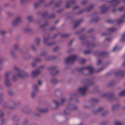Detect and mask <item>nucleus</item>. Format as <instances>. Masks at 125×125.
<instances>
[{
    "mask_svg": "<svg viewBox=\"0 0 125 125\" xmlns=\"http://www.w3.org/2000/svg\"><path fill=\"white\" fill-rule=\"evenodd\" d=\"M34 90L35 91V92H36L37 91V88L35 87V86H34Z\"/></svg>",
    "mask_w": 125,
    "mask_h": 125,
    "instance_id": "obj_10",
    "label": "nucleus"
},
{
    "mask_svg": "<svg viewBox=\"0 0 125 125\" xmlns=\"http://www.w3.org/2000/svg\"><path fill=\"white\" fill-rule=\"evenodd\" d=\"M24 0H21V2H22L23 1H24Z\"/></svg>",
    "mask_w": 125,
    "mask_h": 125,
    "instance_id": "obj_21",
    "label": "nucleus"
},
{
    "mask_svg": "<svg viewBox=\"0 0 125 125\" xmlns=\"http://www.w3.org/2000/svg\"><path fill=\"white\" fill-rule=\"evenodd\" d=\"M40 73V72L38 70L34 71L32 72V76L34 77Z\"/></svg>",
    "mask_w": 125,
    "mask_h": 125,
    "instance_id": "obj_4",
    "label": "nucleus"
},
{
    "mask_svg": "<svg viewBox=\"0 0 125 125\" xmlns=\"http://www.w3.org/2000/svg\"><path fill=\"white\" fill-rule=\"evenodd\" d=\"M101 61L100 60H99L97 63V64H100V63L101 62Z\"/></svg>",
    "mask_w": 125,
    "mask_h": 125,
    "instance_id": "obj_12",
    "label": "nucleus"
},
{
    "mask_svg": "<svg viewBox=\"0 0 125 125\" xmlns=\"http://www.w3.org/2000/svg\"><path fill=\"white\" fill-rule=\"evenodd\" d=\"M87 89V88L86 87H81L79 88L78 91L79 92L83 95L84 93Z\"/></svg>",
    "mask_w": 125,
    "mask_h": 125,
    "instance_id": "obj_3",
    "label": "nucleus"
},
{
    "mask_svg": "<svg viewBox=\"0 0 125 125\" xmlns=\"http://www.w3.org/2000/svg\"><path fill=\"white\" fill-rule=\"evenodd\" d=\"M87 69L89 70L90 73L93 70V69L92 67H88Z\"/></svg>",
    "mask_w": 125,
    "mask_h": 125,
    "instance_id": "obj_6",
    "label": "nucleus"
},
{
    "mask_svg": "<svg viewBox=\"0 0 125 125\" xmlns=\"http://www.w3.org/2000/svg\"><path fill=\"white\" fill-rule=\"evenodd\" d=\"M42 82L41 81H39L38 82V84L39 85H41L42 84Z\"/></svg>",
    "mask_w": 125,
    "mask_h": 125,
    "instance_id": "obj_13",
    "label": "nucleus"
},
{
    "mask_svg": "<svg viewBox=\"0 0 125 125\" xmlns=\"http://www.w3.org/2000/svg\"><path fill=\"white\" fill-rule=\"evenodd\" d=\"M35 95V93L34 92H33L31 94V96L32 97H33Z\"/></svg>",
    "mask_w": 125,
    "mask_h": 125,
    "instance_id": "obj_9",
    "label": "nucleus"
},
{
    "mask_svg": "<svg viewBox=\"0 0 125 125\" xmlns=\"http://www.w3.org/2000/svg\"><path fill=\"white\" fill-rule=\"evenodd\" d=\"M32 66H34V65L33 64V63L32 64Z\"/></svg>",
    "mask_w": 125,
    "mask_h": 125,
    "instance_id": "obj_23",
    "label": "nucleus"
},
{
    "mask_svg": "<svg viewBox=\"0 0 125 125\" xmlns=\"http://www.w3.org/2000/svg\"><path fill=\"white\" fill-rule=\"evenodd\" d=\"M110 31H113L114 30H112V28H111Z\"/></svg>",
    "mask_w": 125,
    "mask_h": 125,
    "instance_id": "obj_18",
    "label": "nucleus"
},
{
    "mask_svg": "<svg viewBox=\"0 0 125 125\" xmlns=\"http://www.w3.org/2000/svg\"><path fill=\"white\" fill-rule=\"evenodd\" d=\"M115 125H122V124L119 122H117L115 123Z\"/></svg>",
    "mask_w": 125,
    "mask_h": 125,
    "instance_id": "obj_8",
    "label": "nucleus"
},
{
    "mask_svg": "<svg viewBox=\"0 0 125 125\" xmlns=\"http://www.w3.org/2000/svg\"><path fill=\"white\" fill-rule=\"evenodd\" d=\"M21 75H20V74H18L17 75V76L19 77H21Z\"/></svg>",
    "mask_w": 125,
    "mask_h": 125,
    "instance_id": "obj_15",
    "label": "nucleus"
},
{
    "mask_svg": "<svg viewBox=\"0 0 125 125\" xmlns=\"http://www.w3.org/2000/svg\"><path fill=\"white\" fill-rule=\"evenodd\" d=\"M116 48H117L116 47H115L114 48V49H113V50H114V51L116 49Z\"/></svg>",
    "mask_w": 125,
    "mask_h": 125,
    "instance_id": "obj_16",
    "label": "nucleus"
},
{
    "mask_svg": "<svg viewBox=\"0 0 125 125\" xmlns=\"http://www.w3.org/2000/svg\"><path fill=\"white\" fill-rule=\"evenodd\" d=\"M83 62H81V63H83Z\"/></svg>",
    "mask_w": 125,
    "mask_h": 125,
    "instance_id": "obj_24",
    "label": "nucleus"
},
{
    "mask_svg": "<svg viewBox=\"0 0 125 125\" xmlns=\"http://www.w3.org/2000/svg\"><path fill=\"white\" fill-rule=\"evenodd\" d=\"M119 95L120 96H123L125 95V90L121 92L119 94Z\"/></svg>",
    "mask_w": 125,
    "mask_h": 125,
    "instance_id": "obj_5",
    "label": "nucleus"
},
{
    "mask_svg": "<svg viewBox=\"0 0 125 125\" xmlns=\"http://www.w3.org/2000/svg\"><path fill=\"white\" fill-rule=\"evenodd\" d=\"M53 103L54 104L56 105H57L59 104V103L56 100H54L53 101Z\"/></svg>",
    "mask_w": 125,
    "mask_h": 125,
    "instance_id": "obj_7",
    "label": "nucleus"
},
{
    "mask_svg": "<svg viewBox=\"0 0 125 125\" xmlns=\"http://www.w3.org/2000/svg\"><path fill=\"white\" fill-rule=\"evenodd\" d=\"M15 70H17V69H18V68L17 67H16L15 68Z\"/></svg>",
    "mask_w": 125,
    "mask_h": 125,
    "instance_id": "obj_19",
    "label": "nucleus"
},
{
    "mask_svg": "<svg viewBox=\"0 0 125 125\" xmlns=\"http://www.w3.org/2000/svg\"><path fill=\"white\" fill-rule=\"evenodd\" d=\"M125 37V33L122 36V38H124Z\"/></svg>",
    "mask_w": 125,
    "mask_h": 125,
    "instance_id": "obj_14",
    "label": "nucleus"
},
{
    "mask_svg": "<svg viewBox=\"0 0 125 125\" xmlns=\"http://www.w3.org/2000/svg\"><path fill=\"white\" fill-rule=\"evenodd\" d=\"M124 65H125V62H124Z\"/></svg>",
    "mask_w": 125,
    "mask_h": 125,
    "instance_id": "obj_22",
    "label": "nucleus"
},
{
    "mask_svg": "<svg viewBox=\"0 0 125 125\" xmlns=\"http://www.w3.org/2000/svg\"><path fill=\"white\" fill-rule=\"evenodd\" d=\"M76 58V56L75 55H74L70 56L66 59V61L67 62H70L74 60Z\"/></svg>",
    "mask_w": 125,
    "mask_h": 125,
    "instance_id": "obj_2",
    "label": "nucleus"
},
{
    "mask_svg": "<svg viewBox=\"0 0 125 125\" xmlns=\"http://www.w3.org/2000/svg\"><path fill=\"white\" fill-rule=\"evenodd\" d=\"M21 20V18L19 17L17 18L13 22V25H15L20 22Z\"/></svg>",
    "mask_w": 125,
    "mask_h": 125,
    "instance_id": "obj_1",
    "label": "nucleus"
},
{
    "mask_svg": "<svg viewBox=\"0 0 125 125\" xmlns=\"http://www.w3.org/2000/svg\"><path fill=\"white\" fill-rule=\"evenodd\" d=\"M65 100V99L64 98H63L61 100V103H63Z\"/></svg>",
    "mask_w": 125,
    "mask_h": 125,
    "instance_id": "obj_11",
    "label": "nucleus"
},
{
    "mask_svg": "<svg viewBox=\"0 0 125 125\" xmlns=\"http://www.w3.org/2000/svg\"><path fill=\"white\" fill-rule=\"evenodd\" d=\"M41 111L42 112H45L46 111L43 110H41Z\"/></svg>",
    "mask_w": 125,
    "mask_h": 125,
    "instance_id": "obj_17",
    "label": "nucleus"
},
{
    "mask_svg": "<svg viewBox=\"0 0 125 125\" xmlns=\"http://www.w3.org/2000/svg\"><path fill=\"white\" fill-rule=\"evenodd\" d=\"M106 40L107 41H109L110 40L109 39H107Z\"/></svg>",
    "mask_w": 125,
    "mask_h": 125,
    "instance_id": "obj_20",
    "label": "nucleus"
}]
</instances>
